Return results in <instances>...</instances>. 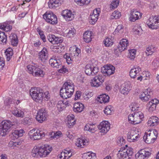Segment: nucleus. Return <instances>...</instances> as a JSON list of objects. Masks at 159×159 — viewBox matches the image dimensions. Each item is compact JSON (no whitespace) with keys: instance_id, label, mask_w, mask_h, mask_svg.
<instances>
[{"instance_id":"nucleus-1","label":"nucleus","mask_w":159,"mask_h":159,"mask_svg":"<svg viewBox=\"0 0 159 159\" xmlns=\"http://www.w3.org/2000/svg\"><path fill=\"white\" fill-rule=\"evenodd\" d=\"M52 150V147L48 145H44L40 147L35 146L32 150V154L34 157H45Z\"/></svg>"},{"instance_id":"nucleus-2","label":"nucleus","mask_w":159,"mask_h":159,"mask_svg":"<svg viewBox=\"0 0 159 159\" xmlns=\"http://www.w3.org/2000/svg\"><path fill=\"white\" fill-rule=\"evenodd\" d=\"M74 91L73 84L70 82H65L60 91V95L63 98L67 99L71 97Z\"/></svg>"},{"instance_id":"nucleus-3","label":"nucleus","mask_w":159,"mask_h":159,"mask_svg":"<svg viewBox=\"0 0 159 159\" xmlns=\"http://www.w3.org/2000/svg\"><path fill=\"white\" fill-rule=\"evenodd\" d=\"M144 118L143 113L141 111H135L128 116V119L129 122L134 124L140 123Z\"/></svg>"},{"instance_id":"nucleus-4","label":"nucleus","mask_w":159,"mask_h":159,"mask_svg":"<svg viewBox=\"0 0 159 159\" xmlns=\"http://www.w3.org/2000/svg\"><path fill=\"white\" fill-rule=\"evenodd\" d=\"M140 134L139 129L136 128H133L127 133L128 141L130 142L137 141L140 137Z\"/></svg>"},{"instance_id":"nucleus-5","label":"nucleus","mask_w":159,"mask_h":159,"mask_svg":"<svg viewBox=\"0 0 159 159\" xmlns=\"http://www.w3.org/2000/svg\"><path fill=\"white\" fill-rule=\"evenodd\" d=\"M30 92V95L33 99L36 102H41L43 100V90L39 88H32Z\"/></svg>"},{"instance_id":"nucleus-6","label":"nucleus","mask_w":159,"mask_h":159,"mask_svg":"<svg viewBox=\"0 0 159 159\" xmlns=\"http://www.w3.org/2000/svg\"><path fill=\"white\" fill-rule=\"evenodd\" d=\"M133 149L130 147L121 148L118 151V157L121 159H130L133 154Z\"/></svg>"},{"instance_id":"nucleus-7","label":"nucleus","mask_w":159,"mask_h":159,"mask_svg":"<svg viewBox=\"0 0 159 159\" xmlns=\"http://www.w3.org/2000/svg\"><path fill=\"white\" fill-rule=\"evenodd\" d=\"M157 135V131L154 129L149 132L145 133L143 137V139L147 143H153L156 139Z\"/></svg>"},{"instance_id":"nucleus-8","label":"nucleus","mask_w":159,"mask_h":159,"mask_svg":"<svg viewBox=\"0 0 159 159\" xmlns=\"http://www.w3.org/2000/svg\"><path fill=\"white\" fill-rule=\"evenodd\" d=\"M27 68L29 72L32 74L34 76L43 77L44 75L43 70L38 66L29 65L27 66Z\"/></svg>"},{"instance_id":"nucleus-9","label":"nucleus","mask_w":159,"mask_h":159,"mask_svg":"<svg viewBox=\"0 0 159 159\" xmlns=\"http://www.w3.org/2000/svg\"><path fill=\"white\" fill-rule=\"evenodd\" d=\"M14 124L13 123L8 120L3 121L0 125L1 134L2 136L6 135L9 131V130Z\"/></svg>"},{"instance_id":"nucleus-10","label":"nucleus","mask_w":159,"mask_h":159,"mask_svg":"<svg viewBox=\"0 0 159 159\" xmlns=\"http://www.w3.org/2000/svg\"><path fill=\"white\" fill-rule=\"evenodd\" d=\"M45 135L44 132L39 129H33L29 132V138L32 140L40 139Z\"/></svg>"},{"instance_id":"nucleus-11","label":"nucleus","mask_w":159,"mask_h":159,"mask_svg":"<svg viewBox=\"0 0 159 159\" xmlns=\"http://www.w3.org/2000/svg\"><path fill=\"white\" fill-rule=\"evenodd\" d=\"M43 19L48 23L52 25H56L57 23V19L56 16L50 11L46 12L43 15Z\"/></svg>"},{"instance_id":"nucleus-12","label":"nucleus","mask_w":159,"mask_h":159,"mask_svg":"<svg viewBox=\"0 0 159 159\" xmlns=\"http://www.w3.org/2000/svg\"><path fill=\"white\" fill-rule=\"evenodd\" d=\"M147 23L148 27L152 29L159 28V16H150Z\"/></svg>"},{"instance_id":"nucleus-13","label":"nucleus","mask_w":159,"mask_h":159,"mask_svg":"<svg viewBox=\"0 0 159 159\" xmlns=\"http://www.w3.org/2000/svg\"><path fill=\"white\" fill-rule=\"evenodd\" d=\"M48 114L44 108L40 109L38 111L36 116V119L39 123H42L45 121L47 118Z\"/></svg>"},{"instance_id":"nucleus-14","label":"nucleus","mask_w":159,"mask_h":159,"mask_svg":"<svg viewBox=\"0 0 159 159\" xmlns=\"http://www.w3.org/2000/svg\"><path fill=\"white\" fill-rule=\"evenodd\" d=\"M153 92L152 90L148 88L141 93L139 95V98L143 102H146L151 98Z\"/></svg>"},{"instance_id":"nucleus-15","label":"nucleus","mask_w":159,"mask_h":159,"mask_svg":"<svg viewBox=\"0 0 159 159\" xmlns=\"http://www.w3.org/2000/svg\"><path fill=\"white\" fill-rule=\"evenodd\" d=\"M100 132L103 134L107 133L110 128V124L108 121H103L100 123L98 126Z\"/></svg>"},{"instance_id":"nucleus-16","label":"nucleus","mask_w":159,"mask_h":159,"mask_svg":"<svg viewBox=\"0 0 159 159\" xmlns=\"http://www.w3.org/2000/svg\"><path fill=\"white\" fill-rule=\"evenodd\" d=\"M115 70L114 66L109 65L104 66L102 69V72L105 76H109L114 73Z\"/></svg>"},{"instance_id":"nucleus-17","label":"nucleus","mask_w":159,"mask_h":159,"mask_svg":"<svg viewBox=\"0 0 159 159\" xmlns=\"http://www.w3.org/2000/svg\"><path fill=\"white\" fill-rule=\"evenodd\" d=\"M49 63L53 67H61V62L59 57L56 55L53 56L49 60Z\"/></svg>"},{"instance_id":"nucleus-18","label":"nucleus","mask_w":159,"mask_h":159,"mask_svg":"<svg viewBox=\"0 0 159 159\" xmlns=\"http://www.w3.org/2000/svg\"><path fill=\"white\" fill-rule=\"evenodd\" d=\"M129 19L130 21L134 22L141 18L142 13L135 9L131 10L130 12Z\"/></svg>"},{"instance_id":"nucleus-19","label":"nucleus","mask_w":159,"mask_h":159,"mask_svg":"<svg viewBox=\"0 0 159 159\" xmlns=\"http://www.w3.org/2000/svg\"><path fill=\"white\" fill-rule=\"evenodd\" d=\"M159 102V101L157 99H152L147 104V109L150 112H153L156 110L157 105Z\"/></svg>"},{"instance_id":"nucleus-20","label":"nucleus","mask_w":159,"mask_h":159,"mask_svg":"<svg viewBox=\"0 0 159 159\" xmlns=\"http://www.w3.org/2000/svg\"><path fill=\"white\" fill-rule=\"evenodd\" d=\"M151 154L147 149H141L136 154L135 157L136 159H146L149 157Z\"/></svg>"},{"instance_id":"nucleus-21","label":"nucleus","mask_w":159,"mask_h":159,"mask_svg":"<svg viewBox=\"0 0 159 159\" xmlns=\"http://www.w3.org/2000/svg\"><path fill=\"white\" fill-rule=\"evenodd\" d=\"M141 71L140 67L139 66H134L130 70L129 76L131 78L134 79L139 76Z\"/></svg>"},{"instance_id":"nucleus-22","label":"nucleus","mask_w":159,"mask_h":159,"mask_svg":"<svg viewBox=\"0 0 159 159\" xmlns=\"http://www.w3.org/2000/svg\"><path fill=\"white\" fill-rule=\"evenodd\" d=\"M48 52L47 49L44 48L38 54V58L42 62H44L48 59Z\"/></svg>"},{"instance_id":"nucleus-23","label":"nucleus","mask_w":159,"mask_h":159,"mask_svg":"<svg viewBox=\"0 0 159 159\" xmlns=\"http://www.w3.org/2000/svg\"><path fill=\"white\" fill-rule=\"evenodd\" d=\"M48 39L52 44H58L62 42L63 40L61 38H58L53 34L49 35Z\"/></svg>"},{"instance_id":"nucleus-24","label":"nucleus","mask_w":159,"mask_h":159,"mask_svg":"<svg viewBox=\"0 0 159 159\" xmlns=\"http://www.w3.org/2000/svg\"><path fill=\"white\" fill-rule=\"evenodd\" d=\"M100 12V9L99 8L94 9L92 14L90 16V18L92 20L91 24H94L98 19V17Z\"/></svg>"},{"instance_id":"nucleus-25","label":"nucleus","mask_w":159,"mask_h":159,"mask_svg":"<svg viewBox=\"0 0 159 159\" xmlns=\"http://www.w3.org/2000/svg\"><path fill=\"white\" fill-rule=\"evenodd\" d=\"M129 45V42L127 39H123L120 42V44L118 47V49L120 52H122L126 49Z\"/></svg>"},{"instance_id":"nucleus-26","label":"nucleus","mask_w":159,"mask_h":159,"mask_svg":"<svg viewBox=\"0 0 159 159\" xmlns=\"http://www.w3.org/2000/svg\"><path fill=\"white\" fill-rule=\"evenodd\" d=\"M89 142L88 139L85 138H78L76 140L75 144L78 147L83 148L84 146L88 145Z\"/></svg>"},{"instance_id":"nucleus-27","label":"nucleus","mask_w":159,"mask_h":159,"mask_svg":"<svg viewBox=\"0 0 159 159\" xmlns=\"http://www.w3.org/2000/svg\"><path fill=\"white\" fill-rule=\"evenodd\" d=\"M74 15L71 11L68 10L63 11L62 13V16L68 21L72 20L74 18Z\"/></svg>"},{"instance_id":"nucleus-28","label":"nucleus","mask_w":159,"mask_h":159,"mask_svg":"<svg viewBox=\"0 0 159 159\" xmlns=\"http://www.w3.org/2000/svg\"><path fill=\"white\" fill-rule=\"evenodd\" d=\"M110 97L108 95L106 94H102L98 96L97 100L101 103L105 104L109 102Z\"/></svg>"},{"instance_id":"nucleus-29","label":"nucleus","mask_w":159,"mask_h":159,"mask_svg":"<svg viewBox=\"0 0 159 159\" xmlns=\"http://www.w3.org/2000/svg\"><path fill=\"white\" fill-rule=\"evenodd\" d=\"M159 118L156 116H152L150 117L148 121V125L149 126L152 127L157 125L159 121Z\"/></svg>"},{"instance_id":"nucleus-30","label":"nucleus","mask_w":159,"mask_h":159,"mask_svg":"<svg viewBox=\"0 0 159 159\" xmlns=\"http://www.w3.org/2000/svg\"><path fill=\"white\" fill-rule=\"evenodd\" d=\"M24 110L21 108H15L12 111V114L15 116L20 118L24 116Z\"/></svg>"},{"instance_id":"nucleus-31","label":"nucleus","mask_w":159,"mask_h":159,"mask_svg":"<svg viewBox=\"0 0 159 159\" xmlns=\"http://www.w3.org/2000/svg\"><path fill=\"white\" fill-rule=\"evenodd\" d=\"M84 108V105L80 102L75 103L74 104L73 111L75 112H80L83 111Z\"/></svg>"},{"instance_id":"nucleus-32","label":"nucleus","mask_w":159,"mask_h":159,"mask_svg":"<svg viewBox=\"0 0 159 159\" xmlns=\"http://www.w3.org/2000/svg\"><path fill=\"white\" fill-rule=\"evenodd\" d=\"M131 89V88L130 86L127 84H123L121 86L120 92L121 93L124 95H127Z\"/></svg>"},{"instance_id":"nucleus-33","label":"nucleus","mask_w":159,"mask_h":159,"mask_svg":"<svg viewBox=\"0 0 159 159\" xmlns=\"http://www.w3.org/2000/svg\"><path fill=\"white\" fill-rule=\"evenodd\" d=\"M61 0H49L48 4L49 7L51 9L55 8L61 4Z\"/></svg>"},{"instance_id":"nucleus-34","label":"nucleus","mask_w":159,"mask_h":159,"mask_svg":"<svg viewBox=\"0 0 159 159\" xmlns=\"http://www.w3.org/2000/svg\"><path fill=\"white\" fill-rule=\"evenodd\" d=\"M92 33V32L90 31H87L84 32L83 35L84 41L87 43H88L91 41Z\"/></svg>"},{"instance_id":"nucleus-35","label":"nucleus","mask_w":159,"mask_h":159,"mask_svg":"<svg viewBox=\"0 0 159 159\" xmlns=\"http://www.w3.org/2000/svg\"><path fill=\"white\" fill-rule=\"evenodd\" d=\"M96 129V127L94 124L88 123L85 125L84 130L91 133H94Z\"/></svg>"},{"instance_id":"nucleus-36","label":"nucleus","mask_w":159,"mask_h":159,"mask_svg":"<svg viewBox=\"0 0 159 159\" xmlns=\"http://www.w3.org/2000/svg\"><path fill=\"white\" fill-rule=\"evenodd\" d=\"M22 141L21 140H17V141H11L9 143V146L11 148H14L15 147H18L22 144Z\"/></svg>"},{"instance_id":"nucleus-37","label":"nucleus","mask_w":159,"mask_h":159,"mask_svg":"<svg viewBox=\"0 0 159 159\" xmlns=\"http://www.w3.org/2000/svg\"><path fill=\"white\" fill-rule=\"evenodd\" d=\"M24 133V131L23 129L15 130L12 131V134L15 139H17L19 137L22 136Z\"/></svg>"},{"instance_id":"nucleus-38","label":"nucleus","mask_w":159,"mask_h":159,"mask_svg":"<svg viewBox=\"0 0 159 159\" xmlns=\"http://www.w3.org/2000/svg\"><path fill=\"white\" fill-rule=\"evenodd\" d=\"M6 57L7 60L8 61H10L13 55V50L11 48H7L5 52Z\"/></svg>"},{"instance_id":"nucleus-39","label":"nucleus","mask_w":159,"mask_h":159,"mask_svg":"<svg viewBox=\"0 0 159 159\" xmlns=\"http://www.w3.org/2000/svg\"><path fill=\"white\" fill-rule=\"evenodd\" d=\"M9 38L11 45L13 46H16L18 43V41L16 34H12L9 36Z\"/></svg>"},{"instance_id":"nucleus-40","label":"nucleus","mask_w":159,"mask_h":159,"mask_svg":"<svg viewBox=\"0 0 159 159\" xmlns=\"http://www.w3.org/2000/svg\"><path fill=\"white\" fill-rule=\"evenodd\" d=\"M113 40V38L111 37L106 38L103 41L105 46L107 47L111 46L114 43Z\"/></svg>"},{"instance_id":"nucleus-41","label":"nucleus","mask_w":159,"mask_h":159,"mask_svg":"<svg viewBox=\"0 0 159 159\" xmlns=\"http://www.w3.org/2000/svg\"><path fill=\"white\" fill-rule=\"evenodd\" d=\"M157 48L156 47L152 46H150L146 48V55L148 56L152 55V54L156 51Z\"/></svg>"},{"instance_id":"nucleus-42","label":"nucleus","mask_w":159,"mask_h":159,"mask_svg":"<svg viewBox=\"0 0 159 159\" xmlns=\"http://www.w3.org/2000/svg\"><path fill=\"white\" fill-rule=\"evenodd\" d=\"M81 50L80 48L76 47L75 51V53H74L73 58V59L79 61L80 59V55Z\"/></svg>"},{"instance_id":"nucleus-43","label":"nucleus","mask_w":159,"mask_h":159,"mask_svg":"<svg viewBox=\"0 0 159 159\" xmlns=\"http://www.w3.org/2000/svg\"><path fill=\"white\" fill-rule=\"evenodd\" d=\"M75 2L78 5L83 6L89 4L91 0H74Z\"/></svg>"},{"instance_id":"nucleus-44","label":"nucleus","mask_w":159,"mask_h":159,"mask_svg":"<svg viewBox=\"0 0 159 159\" xmlns=\"http://www.w3.org/2000/svg\"><path fill=\"white\" fill-rule=\"evenodd\" d=\"M124 27L122 25H118L115 29L114 33L118 35L121 34L124 32Z\"/></svg>"},{"instance_id":"nucleus-45","label":"nucleus","mask_w":159,"mask_h":159,"mask_svg":"<svg viewBox=\"0 0 159 159\" xmlns=\"http://www.w3.org/2000/svg\"><path fill=\"white\" fill-rule=\"evenodd\" d=\"M0 29H2L5 31H9L12 29V26L9 24L4 23L0 25Z\"/></svg>"},{"instance_id":"nucleus-46","label":"nucleus","mask_w":159,"mask_h":159,"mask_svg":"<svg viewBox=\"0 0 159 159\" xmlns=\"http://www.w3.org/2000/svg\"><path fill=\"white\" fill-rule=\"evenodd\" d=\"M7 36L3 32L0 31V43L1 44L6 43Z\"/></svg>"},{"instance_id":"nucleus-47","label":"nucleus","mask_w":159,"mask_h":159,"mask_svg":"<svg viewBox=\"0 0 159 159\" xmlns=\"http://www.w3.org/2000/svg\"><path fill=\"white\" fill-rule=\"evenodd\" d=\"M102 83L100 82L98 80L94 78L93 80H91L90 82V84L91 86L94 87H98Z\"/></svg>"},{"instance_id":"nucleus-48","label":"nucleus","mask_w":159,"mask_h":159,"mask_svg":"<svg viewBox=\"0 0 159 159\" xmlns=\"http://www.w3.org/2000/svg\"><path fill=\"white\" fill-rule=\"evenodd\" d=\"M121 14L120 12L116 10L114 11L111 16V19H118L120 18L121 16Z\"/></svg>"},{"instance_id":"nucleus-49","label":"nucleus","mask_w":159,"mask_h":159,"mask_svg":"<svg viewBox=\"0 0 159 159\" xmlns=\"http://www.w3.org/2000/svg\"><path fill=\"white\" fill-rule=\"evenodd\" d=\"M92 69L93 68L90 64H87L85 66V73L89 75H92Z\"/></svg>"},{"instance_id":"nucleus-50","label":"nucleus","mask_w":159,"mask_h":159,"mask_svg":"<svg viewBox=\"0 0 159 159\" xmlns=\"http://www.w3.org/2000/svg\"><path fill=\"white\" fill-rule=\"evenodd\" d=\"M113 111V107L111 105H109L105 108L104 110V113L107 115H111Z\"/></svg>"},{"instance_id":"nucleus-51","label":"nucleus","mask_w":159,"mask_h":159,"mask_svg":"<svg viewBox=\"0 0 159 159\" xmlns=\"http://www.w3.org/2000/svg\"><path fill=\"white\" fill-rule=\"evenodd\" d=\"M64 105L63 101L60 100L58 102L57 105V107L59 111H62L65 108Z\"/></svg>"},{"instance_id":"nucleus-52","label":"nucleus","mask_w":159,"mask_h":159,"mask_svg":"<svg viewBox=\"0 0 159 159\" xmlns=\"http://www.w3.org/2000/svg\"><path fill=\"white\" fill-rule=\"evenodd\" d=\"M37 31L40 35V38L42 39L44 42L46 41V38L43 32L41 30V29L39 27H38L37 29Z\"/></svg>"},{"instance_id":"nucleus-53","label":"nucleus","mask_w":159,"mask_h":159,"mask_svg":"<svg viewBox=\"0 0 159 159\" xmlns=\"http://www.w3.org/2000/svg\"><path fill=\"white\" fill-rule=\"evenodd\" d=\"M117 143L119 146L124 145L125 143V140L123 136L118 137L116 139Z\"/></svg>"},{"instance_id":"nucleus-54","label":"nucleus","mask_w":159,"mask_h":159,"mask_svg":"<svg viewBox=\"0 0 159 159\" xmlns=\"http://www.w3.org/2000/svg\"><path fill=\"white\" fill-rule=\"evenodd\" d=\"M64 57L66 59V61L68 64L70 63V61H75L76 62L78 61L73 59V55L72 54L71 56H70L69 54H66L64 55Z\"/></svg>"},{"instance_id":"nucleus-55","label":"nucleus","mask_w":159,"mask_h":159,"mask_svg":"<svg viewBox=\"0 0 159 159\" xmlns=\"http://www.w3.org/2000/svg\"><path fill=\"white\" fill-rule=\"evenodd\" d=\"M129 53L128 57L131 60H133L135 58L136 54V50L134 49H132L129 50Z\"/></svg>"},{"instance_id":"nucleus-56","label":"nucleus","mask_w":159,"mask_h":159,"mask_svg":"<svg viewBox=\"0 0 159 159\" xmlns=\"http://www.w3.org/2000/svg\"><path fill=\"white\" fill-rule=\"evenodd\" d=\"M64 152L65 154V157H63L62 159H68L72 155L71 150H65Z\"/></svg>"},{"instance_id":"nucleus-57","label":"nucleus","mask_w":159,"mask_h":159,"mask_svg":"<svg viewBox=\"0 0 159 159\" xmlns=\"http://www.w3.org/2000/svg\"><path fill=\"white\" fill-rule=\"evenodd\" d=\"M83 95L85 100H87L93 95V93L92 92H85Z\"/></svg>"},{"instance_id":"nucleus-58","label":"nucleus","mask_w":159,"mask_h":159,"mask_svg":"<svg viewBox=\"0 0 159 159\" xmlns=\"http://www.w3.org/2000/svg\"><path fill=\"white\" fill-rule=\"evenodd\" d=\"M119 0H114L111 2L110 7L113 9L116 8L119 4Z\"/></svg>"},{"instance_id":"nucleus-59","label":"nucleus","mask_w":159,"mask_h":159,"mask_svg":"<svg viewBox=\"0 0 159 159\" xmlns=\"http://www.w3.org/2000/svg\"><path fill=\"white\" fill-rule=\"evenodd\" d=\"M104 76L105 75H104L103 74H101L96 76L94 77V78L96 79V80H98L100 82L102 83L104 82L105 79Z\"/></svg>"},{"instance_id":"nucleus-60","label":"nucleus","mask_w":159,"mask_h":159,"mask_svg":"<svg viewBox=\"0 0 159 159\" xmlns=\"http://www.w3.org/2000/svg\"><path fill=\"white\" fill-rule=\"evenodd\" d=\"M75 33V30L74 28H71L69 30L68 32L67 33V36L68 38H70L73 36V35Z\"/></svg>"},{"instance_id":"nucleus-61","label":"nucleus","mask_w":159,"mask_h":159,"mask_svg":"<svg viewBox=\"0 0 159 159\" xmlns=\"http://www.w3.org/2000/svg\"><path fill=\"white\" fill-rule=\"evenodd\" d=\"M95 154L94 153H90L88 152L84 154V159H91L93 156H95Z\"/></svg>"},{"instance_id":"nucleus-62","label":"nucleus","mask_w":159,"mask_h":159,"mask_svg":"<svg viewBox=\"0 0 159 159\" xmlns=\"http://www.w3.org/2000/svg\"><path fill=\"white\" fill-rule=\"evenodd\" d=\"M23 123L24 125H30L32 123V120L29 117H25L24 118Z\"/></svg>"},{"instance_id":"nucleus-63","label":"nucleus","mask_w":159,"mask_h":159,"mask_svg":"<svg viewBox=\"0 0 159 159\" xmlns=\"http://www.w3.org/2000/svg\"><path fill=\"white\" fill-rule=\"evenodd\" d=\"M150 73L147 71H145L143 72V76L144 78H143V80H149L150 78Z\"/></svg>"},{"instance_id":"nucleus-64","label":"nucleus","mask_w":159,"mask_h":159,"mask_svg":"<svg viewBox=\"0 0 159 159\" xmlns=\"http://www.w3.org/2000/svg\"><path fill=\"white\" fill-rule=\"evenodd\" d=\"M61 49L60 47L54 46L52 49V51L55 52L60 53L61 52Z\"/></svg>"}]
</instances>
